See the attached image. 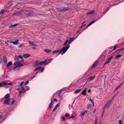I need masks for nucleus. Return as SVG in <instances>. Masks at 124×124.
Instances as JSON below:
<instances>
[{"mask_svg": "<svg viewBox=\"0 0 124 124\" xmlns=\"http://www.w3.org/2000/svg\"><path fill=\"white\" fill-rule=\"evenodd\" d=\"M86 91V89L84 90L80 94L84 95L85 96Z\"/></svg>", "mask_w": 124, "mask_h": 124, "instance_id": "18", "label": "nucleus"}, {"mask_svg": "<svg viewBox=\"0 0 124 124\" xmlns=\"http://www.w3.org/2000/svg\"><path fill=\"white\" fill-rule=\"evenodd\" d=\"M61 118L63 120H65V118L63 116H62V117Z\"/></svg>", "mask_w": 124, "mask_h": 124, "instance_id": "47", "label": "nucleus"}, {"mask_svg": "<svg viewBox=\"0 0 124 124\" xmlns=\"http://www.w3.org/2000/svg\"><path fill=\"white\" fill-rule=\"evenodd\" d=\"M23 46V45L22 44H20L19 46V47L20 48H21V47H22V46Z\"/></svg>", "mask_w": 124, "mask_h": 124, "instance_id": "49", "label": "nucleus"}, {"mask_svg": "<svg viewBox=\"0 0 124 124\" xmlns=\"http://www.w3.org/2000/svg\"><path fill=\"white\" fill-rule=\"evenodd\" d=\"M36 48V47H32V49H35Z\"/></svg>", "mask_w": 124, "mask_h": 124, "instance_id": "59", "label": "nucleus"}, {"mask_svg": "<svg viewBox=\"0 0 124 124\" xmlns=\"http://www.w3.org/2000/svg\"><path fill=\"white\" fill-rule=\"evenodd\" d=\"M39 62L38 61H37L35 62L36 64L37 65H39Z\"/></svg>", "mask_w": 124, "mask_h": 124, "instance_id": "45", "label": "nucleus"}, {"mask_svg": "<svg viewBox=\"0 0 124 124\" xmlns=\"http://www.w3.org/2000/svg\"><path fill=\"white\" fill-rule=\"evenodd\" d=\"M9 82H10V81L8 80L6 81L7 83L5 82H0V87H3L7 85H10L11 86L13 85L12 83H9Z\"/></svg>", "mask_w": 124, "mask_h": 124, "instance_id": "2", "label": "nucleus"}, {"mask_svg": "<svg viewBox=\"0 0 124 124\" xmlns=\"http://www.w3.org/2000/svg\"><path fill=\"white\" fill-rule=\"evenodd\" d=\"M29 82L28 80H27L25 83V84L26 85L29 83Z\"/></svg>", "mask_w": 124, "mask_h": 124, "instance_id": "44", "label": "nucleus"}, {"mask_svg": "<svg viewBox=\"0 0 124 124\" xmlns=\"http://www.w3.org/2000/svg\"><path fill=\"white\" fill-rule=\"evenodd\" d=\"M96 110V109H95L93 111V113H94L95 112Z\"/></svg>", "mask_w": 124, "mask_h": 124, "instance_id": "57", "label": "nucleus"}, {"mask_svg": "<svg viewBox=\"0 0 124 124\" xmlns=\"http://www.w3.org/2000/svg\"><path fill=\"white\" fill-rule=\"evenodd\" d=\"M43 64H44V65H45L46 64V60H45V61H43Z\"/></svg>", "mask_w": 124, "mask_h": 124, "instance_id": "43", "label": "nucleus"}, {"mask_svg": "<svg viewBox=\"0 0 124 124\" xmlns=\"http://www.w3.org/2000/svg\"><path fill=\"white\" fill-rule=\"evenodd\" d=\"M53 101V102H54V101H57V99H54V101Z\"/></svg>", "mask_w": 124, "mask_h": 124, "instance_id": "52", "label": "nucleus"}, {"mask_svg": "<svg viewBox=\"0 0 124 124\" xmlns=\"http://www.w3.org/2000/svg\"><path fill=\"white\" fill-rule=\"evenodd\" d=\"M22 62H24V60H22Z\"/></svg>", "mask_w": 124, "mask_h": 124, "instance_id": "62", "label": "nucleus"}, {"mask_svg": "<svg viewBox=\"0 0 124 124\" xmlns=\"http://www.w3.org/2000/svg\"><path fill=\"white\" fill-rule=\"evenodd\" d=\"M43 61H41V62H40L39 63V65H42V64H43Z\"/></svg>", "mask_w": 124, "mask_h": 124, "instance_id": "48", "label": "nucleus"}, {"mask_svg": "<svg viewBox=\"0 0 124 124\" xmlns=\"http://www.w3.org/2000/svg\"><path fill=\"white\" fill-rule=\"evenodd\" d=\"M118 122L119 123V124H121L122 123V121L121 120H120L118 121Z\"/></svg>", "mask_w": 124, "mask_h": 124, "instance_id": "42", "label": "nucleus"}, {"mask_svg": "<svg viewBox=\"0 0 124 124\" xmlns=\"http://www.w3.org/2000/svg\"><path fill=\"white\" fill-rule=\"evenodd\" d=\"M18 41L19 40L18 39H16L15 41H11V43L14 45H16L18 44Z\"/></svg>", "mask_w": 124, "mask_h": 124, "instance_id": "13", "label": "nucleus"}, {"mask_svg": "<svg viewBox=\"0 0 124 124\" xmlns=\"http://www.w3.org/2000/svg\"><path fill=\"white\" fill-rule=\"evenodd\" d=\"M60 51L59 50H55L53 51V54H54L56 53H58Z\"/></svg>", "mask_w": 124, "mask_h": 124, "instance_id": "22", "label": "nucleus"}, {"mask_svg": "<svg viewBox=\"0 0 124 124\" xmlns=\"http://www.w3.org/2000/svg\"><path fill=\"white\" fill-rule=\"evenodd\" d=\"M53 59H52V58H51V59H50L49 60V61H47V62H46V64H47L49 63L50 62H51V61H52L53 60Z\"/></svg>", "mask_w": 124, "mask_h": 124, "instance_id": "35", "label": "nucleus"}, {"mask_svg": "<svg viewBox=\"0 0 124 124\" xmlns=\"http://www.w3.org/2000/svg\"><path fill=\"white\" fill-rule=\"evenodd\" d=\"M93 107V105L92 106L91 104H90L89 105L88 108V109H90V108H91L92 107Z\"/></svg>", "mask_w": 124, "mask_h": 124, "instance_id": "32", "label": "nucleus"}, {"mask_svg": "<svg viewBox=\"0 0 124 124\" xmlns=\"http://www.w3.org/2000/svg\"><path fill=\"white\" fill-rule=\"evenodd\" d=\"M14 65H16L13 67V69L15 70L17 67H19L23 66V64L21 62L19 61H17L15 62Z\"/></svg>", "mask_w": 124, "mask_h": 124, "instance_id": "3", "label": "nucleus"}, {"mask_svg": "<svg viewBox=\"0 0 124 124\" xmlns=\"http://www.w3.org/2000/svg\"><path fill=\"white\" fill-rule=\"evenodd\" d=\"M29 43L30 44V46H36V45L34 44V43L32 41H28Z\"/></svg>", "mask_w": 124, "mask_h": 124, "instance_id": "11", "label": "nucleus"}, {"mask_svg": "<svg viewBox=\"0 0 124 124\" xmlns=\"http://www.w3.org/2000/svg\"><path fill=\"white\" fill-rule=\"evenodd\" d=\"M104 111H105L104 108H103V111H102V117L103 116L104 114Z\"/></svg>", "mask_w": 124, "mask_h": 124, "instance_id": "31", "label": "nucleus"}, {"mask_svg": "<svg viewBox=\"0 0 124 124\" xmlns=\"http://www.w3.org/2000/svg\"><path fill=\"white\" fill-rule=\"evenodd\" d=\"M41 68V67H40V66H39V67H37L34 70L35 71H36L38 69H39L40 68Z\"/></svg>", "mask_w": 124, "mask_h": 124, "instance_id": "33", "label": "nucleus"}, {"mask_svg": "<svg viewBox=\"0 0 124 124\" xmlns=\"http://www.w3.org/2000/svg\"><path fill=\"white\" fill-rule=\"evenodd\" d=\"M16 102V101L15 100H14V99H13L12 100V102H11V104L12 105L13 104V103L15 102Z\"/></svg>", "mask_w": 124, "mask_h": 124, "instance_id": "40", "label": "nucleus"}, {"mask_svg": "<svg viewBox=\"0 0 124 124\" xmlns=\"http://www.w3.org/2000/svg\"><path fill=\"white\" fill-rule=\"evenodd\" d=\"M44 67L42 68L41 70V71H40L41 72H43V71L44 70Z\"/></svg>", "mask_w": 124, "mask_h": 124, "instance_id": "50", "label": "nucleus"}, {"mask_svg": "<svg viewBox=\"0 0 124 124\" xmlns=\"http://www.w3.org/2000/svg\"><path fill=\"white\" fill-rule=\"evenodd\" d=\"M123 82H122L121 83H120L119 85L120 87H121V85H122L123 84Z\"/></svg>", "mask_w": 124, "mask_h": 124, "instance_id": "56", "label": "nucleus"}, {"mask_svg": "<svg viewBox=\"0 0 124 124\" xmlns=\"http://www.w3.org/2000/svg\"><path fill=\"white\" fill-rule=\"evenodd\" d=\"M113 57L112 56H110L108 59L107 61L104 64V65L105 64H107L108 63H109L110 62L111 60L112 59Z\"/></svg>", "mask_w": 124, "mask_h": 124, "instance_id": "7", "label": "nucleus"}, {"mask_svg": "<svg viewBox=\"0 0 124 124\" xmlns=\"http://www.w3.org/2000/svg\"><path fill=\"white\" fill-rule=\"evenodd\" d=\"M124 49V48L123 49H119L118 50V51H121V50H123Z\"/></svg>", "mask_w": 124, "mask_h": 124, "instance_id": "54", "label": "nucleus"}, {"mask_svg": "<svg viewBox=\"0 0 124 124\" xmlns=\"http://www.w3.org/2000/svg\"><path fill=\"white\" fill-rule=\"evenodd\" d=\"M18 57H19V58H20L21 59H22L23 58V56H22L21 55H19L18 56Z\"/></svg>", "mask_w": 124, "mask_h": 124, "instance_id": "46", "label": "nucleus"}, {"mask_svg": "<svg viewBox=\"0 0 124 124\" xmlns=\"http://www.w3.org/2000/svg\"><path fill=\"white\" fill-rule=\"evenodd\" d=\"M68 42H69V40H66L65 41V42L64 43V45H66L67 44V43H68Z\"/></svg>", "mask_w": 124, "mask_h": 124, "instance_id": "34", "label": "nucleus"}, {"mask_svg": "<svg viewBox=\"0 0 124 124\" xmlns=\"http://www.w3.org/2000/svg\"><path fill=\"white\" fill-rule=\"evenodd\" d=\"M21 88L22 89V91L24 90V88L23 86L22 87H21Z\"/></svg>", "mask_w": 124, "mask_h": 124, "instance_id": "55", "label": "nucleus"}, {"mask_svg": "<svg viewBox=\"0 0 124 124\" xmlns=\"http://www.w3.org/2000/svg\"><path fill=\"white\" fill-rule=\"evenodd\" d=\"M75 39L73 38H70L69 40V44L67 46H65L63 47L60 51L59 54H61L62 55L64 54L67 51L68 49L70 47V44Z\"/></svg>", "mask_w": 124, "mask_h": 124, "instance_id": "1", "label": "nucleus"}, {"mask_svg": "<svg viewBox=\"0 0 124 124\" xmlns=\"http://www.w3.org/2000/svg\"><path fill=\"white\" fill-rule=\"evenodd\" d=\"M122 56L121 54H118L115 57V58L116 59H117L120 58Z\"/></svg>", "mask_w": 124, "mask_h": 124, "instance_id": "21", "label": "nucleus"}, {"mask_svg": "<svg viewBox=\"0 0 124 124\" xmlns=\"http://www.w3.org/2000/svg\"><path fill=\"white\" fill-rule=\"evenodd\" d=\"M19 57L18 56H16L15 57V61H18L19 60Z\"/></svg>", "mask_w": 124, "mask_h": 124, "instance_id": "26", "label": "nucleus"}, {"mask_svg": "<svg viewBox=\"0 0 124 124\" xmlns=\"http://www.w3.org/2000/svg\"><path fill=\"white\" fill-rule=\"evenodd\" d=\"M70 118H72L74 119H75L77 118L76 117L74 116L73 115H72L71 116H70Z\"/></svg>", "mask_w": 124, "mask_h": 124, "instance_id": "25", "label": "nucleus"}, {"mask_svg": "<svg viewBox=\"0 0 124 124\" xmlns=\"http://www.w3.org/2000/svg\"><path fill=\"white\" fill-rule=\"evenodd\" d=\"M93 87L95 88H96L97 87L96 86H93Z\"/></svg>", "mask_w": 124, "mask_h": 124, "instance_id": "60", "label": "nucleus"}, {"mask_svg": "<svg viewBox=\"0 0 124 124\" xmlns=\"http://www.w3.org/2000/svg\"><path fill=\"white\" fill-rule=\"evenodd\" d=\"M23 56L25 58H26L30 56L31 55L29 54H23Z\"/></svg>", "mask_w": 124, "mask_h": 124, "instance_id": "10", "label": "nucleus"}, {"mask_svg": "<svg viewBox=\"0 0 124 124\" xmlns=\"http://www.w3.org/2000/svg\"><path fill=\"white\" fill-rule=\"evenodd\" d=\"M5 11V9H2L0 11V14H1L3 13Z\"/></svg>", "mask_w": 124, "mask_h": 124, "instance_id": "29", "label": "nucleus"}, {"mask_svg": "<svg viewBox=\"0 0 124 124\" xmlns=\"http://www.w3.org/2000/svg\"><path fill=\"white\" fill-rule=\"evenodd\" d=\"M91 25L90 23H89L86 26V28H87L88 27Z\"/></svg>", "mask_w": 124, "mask_h": 124, "instance_id": "51", "label": "nucleus"}, {"mask_svg": "<svg viewBox=\"0 0 124 124\" xmlns=\"http://www.w3.org/2000/svg\"><path fill=\"white\" fill-rule=\"evenodd\" d=\"M9 94H6L4 96V98H5L6 99H9Z\"/></svg>", "mask_w": 124, "mask_h": 124, "instance_id": "16", "label": "nucleus"}, {"mask_svg": "<svg viewBox=\"0 0 124 124\" xmlns=\"http://www.w3.org/2000/svg\"><path fill=\"white\" fill-rule=\"evenodd\" d=\"M95 76L90 77L89 78H88L87 80V81L88 82H89L90 81H91L94 78H95Z\"/></svg>", "mask_w": 124, "mask_h": 124, "instance_id": "8", "label": "nucleus"}, {"mask_svg": "<svg viewBox=\"0 0 124 124\" xmlns=\"http://www.w3.org/2000/svg\"><path fill=\"white\" fill-rule=\"evenodd\" d=\"M12 64V63L11 62H9L6 65V67H8L11 66Z\"/></svg>", "mask_w": 124, "mask_h": 124, "instance_id": "20", "label": "nucleus"}, {"mask_svg": "<svg viewBox=\"0 0 124 124\" xmlns=\"http://www.w3.org/2000/svg\"><path fill=\"white\" fill-rule=\"evenodd\" d=\"M96 63L95 62L92 65V67H93V68L95 67L96 66Z\"/></svg>", "mask_w": 124, "mask_h": 124, "instance_id": "38", "label": "nucleus"}, {"mask_svg": "<svg viewBox=\"0 0 124 124\" xmlns=\"http://www.w3.org/2000/svg\"><path fill=\"white\" fill-rule=\"evenodd\" d=\"M81 90V89H77V90H76L74 92L76 93H78L79 92H80Z\"/></svg>", "mask_w": 124, "mask_h": 124, "instance_id": "23", "label": "nucleus"}, {"mask_svg": "<svg viewBox=\"0 0 124 124\" xmlns=\"http://www.w3.org/2000/svg\"><path fill=\"white\" fill-rule=\"evenodd\" d=\"M27 88L28 89H30V87H28Z\"/></svg>", "mask_w": 124, "mask_h": 124, "instance_id": "64", "label": "nucleus"}, {"mask_svg": "<svg viewBox=\"0 0 124 124\" xmlns=\"http://www.w3.org/2000/svg\"><path fill=\"white\" fill-rule=\"evenodd\" d=\"M10 99H8L6 100H4V104L6 105H9L10 102Z\"/></svg>", "mask_w": 124, "mask_h": 124, "instance_id": "6", "label": "nucleus"}, {"mask_svg": "<svg viewBox=\"0 0 124 124\" xmlns=\"http://www.w3.org/2000/svg\"><path fill=\"white\" fill-rule=\"evenodd\" d=\"M94 10H93L92 11L88 12L86 13V14L87 15L93 14L94 13Z\"/></svg>", "mask_w": 124, "mask_h": 124, "instance_id": "24", "label": "nucleus"}, {"mask_svg": "<svg viewBox=\"0 0 124 124\" xmlns=\"http://www.w3.org/2000/svg\"><path fill=\"white\" fill-rule=\"evenodd\" d=\"M112 99H110L109 100L106 104L105 105L104 107V108H107L108 107L110 104L112 102Z\"/></svg>", "mask_w": 124, "mask_h": 124, "instance_id": "5", "label": "nucleus"}, {"mask_svg": "<svg viewBox=\"0 0 124 124\" xmlns=\"http://www.w3.org/2000/svg\"><path fill=\"white\" fill-rule=\"evenodd\" d=\"M87 112V110H85L82 112L81 114L80 115V116L81 117H82L84 116L85 114H86Z\"/></svg>", "mask_w": 124, "mask_h": 124, "instance_id": "12", "label": "nucleus"}, {"mask_svg": "<svg viewBox=\"0 0 124 124\" xmlns=\"http://www.w3.org/2000/svg\"><path fill=\"white\" fill-rule=\"evenodd\" d=\"M69 9H70V8L67 7L63 8L58 9V10L59 11L64 12L68 10Z\"/></svg>", "mask_w": 124, "mask_h": 124, "instance_id": "4", "label": "nucleus"}, {"mask_svg": "<svg viewBox=\"0 0 124 124\" xmlns=\"http://www.w3.org/2000/svg\"><path fill=\"white\" fill-rule=\"evenodd\" d=\"M3 99H0V101H3Z\"/></svg>", "mask_w": 124, "mask_h": 124, "instance_id": "61", "label": "nucleus"}, {"mask_svg": "<svg viewBox=\"0 0 124 124\" xmlns=\"http://www.w3.org/2000/svg\"><path fill=\"white\" fill-rule=\"evenodd\" d=\"M119 46V44H117L114 46V49H113V51H114Z\"/></svg>", "mask_w": 124, "mask_h": 124, "instance_id": "19", "label": "nucleus"}, {"mask_svg": "<svg viewBox=\"0 0 124 124\" xmlns=\"http://www.w3.org/2000/svg\"><path fill=\"white\" fill-rule=\"evenodd\" d=\"M22 90L20 91H19V94H20L22 92Z\"/></svg>", "mask_w": 124, "mask_h": 124, "instance_id": "58", "label": "nucleus"}, {"mask_svg": "<svg viewBox=\"0 0 124 124\" xmlns=\"http://www.w3.org/2000/svg\"><path fill=\"white\" fill-rule=\"evenodd\" d=\"M24 81H23L21 82L20 85V86H22L24 83Z\"/></svg>", "mask_w": 124, "mask_h": 124, "instance_id": "39", "label": "nucleus"}, {"mask_svg": "<svg viewBox=\"0 0 124 124\" xmlns=\"http://www.w3.org/2000/svg\"><path fill=\"white\" fill-rule=\"evenodd\" d=\"M91 89H89L88 90V93H89L91 91Z\"/></svg>", "mask_w": 124, "mask_h": 124, "instance_id": "53", "label": "nucleus"}, {"mask_svg": "<svg viewBox=\"0 0 124 124\" xmlns=\"http://www.w3.org/2000/svg\"><path fill=\"white\" fill-rule=\"evenodd\" d=\"M120 87L119 85L115 89V90L114 91V92L116 91V90L117 89H118Z\"/></svg>", "mask_w": 124, "mask_h": 124, "instance_id": "36", "label": "nucleus"}, {"mask_svg": "<svg viewBox=\"0 0 124 124\" xmlns=\"http://www.w3.org/2000/svg\"><path fill=\"white\" fill-rule=\"evenodd\" d=\"M44 51L46 52L49 53L51 51V50L48 49H46L44 50Z\"/></svg>", "mask_w": 124, "mask_h": 124, "instance_id": "15", "label": "nucleus"}, {"mask_svg": "<svg viewBox=\"0 0 124 124\" xmlns=\"http://www.w3.org/2000/svg\"><path fill=\"white\" fill-rule=\"evenodd\" d=\"M90 100L92 102V103L93 104V107L94 106V103L93 101V100L91 99V98L90 99Z\"/></svg>", "mask_w": 124, "mask_h": 124, "instance_id": "37", "label": "nucleus"}, {"mask_svg": "<svg viewBox=\"0 0 124 124\" xmlns=\"http://www.w3.org/2000/svg\"><path fill=\"white\" fill-rule=\"evenodd\" d=\"M97 20H94L92 21L91 23H90L91 24V25L92 24L96 22Z\"/></svg>", "mask_w": 124, "mask_h": 124, "instance_id": "27", "label": "nucleus"}, {"mask_svg": "<svg viewBox=\"0 0 124 124\" xmlns=\"http://www.w3.org/2000/svg\"><path fill=\"white\" fill-rule=\"evenodd\" d=\"M59 106L60 104L59 103H58L55 106V107L54 108V109L53 110V111H54L56 109L58 108V107Z\"/></svg>", "mask_w": 124, "mask_h": 124, "instance_id": "17", "label": "nucleus"}, {"mask_svg": "<svg viewBox=\"0 0 124 124\" xmlns=\"http://www.w3.org/2000/svg\"><path fill=\"white\" fill-rule=\"evenodd\" d=\"M3 59L5 64H7V57L5 56H3Z\"/></svg>", "mask_w": 124, "mask_h": 124, "instance_id": "9", "label": "nucleus"}, {"mask_svg": "<svg viewBox=\"0 0 124 124\" xmlns=\"http://www.w3.org/2000/svg\"><path fill=\"white\" fill-rule=\"evenodd\" d=\"M17 25V24H16L13 25H11V26L9 27L12 28L13 27H15Z\"/></svg>", "mask_w": 124, "mask_h": 124, "instance_id": "28", "label": "nucleus"}, {"mask_svg": "<svg viewBox=\"0 0 124 124\" xmlns=\"http://www.w3.org/2000/svg\"><path fill=\"white\" fill-rule=\"evenodd\" d=\"M98 121V119L96 117L95 118V124H97V122Z\"/></svg>", "mask_w": 124, "mask_h": 124, "instance_id": "30", "label": "nucleus"}, {"mask_svg": "<svg viewBox=\"0 0 124 124\" xmlns=\"http://www.w3.org/2000/svg\"><path fill=\"white\" fill-rule=\"evenodd\" d=\"M70 114L68 113H66L65 115V116L66 117H68L70 116Z\"/></svg>", "mask_w": 124, "mask_h": 124, "instance_id": "41", "label": "nucleus"}, {"mask_svg": "<svg viewBox=\"0 0 124 124\" xmlns=\"http://www.w3.org/2000/svg\"><path fill=\"white\" fill-rule=\"evenodd\" d=\"M54 103V102H53V101H51V103H50V105L49 106V107H48V108L50 109L51 108L52 105H53Z\"/></svg>", "mask_w": 124, "mask_h": 124, "instance_id": "14", "label": "nucleus"}, {"mask_svg": "<svg viewBox=\"0 0 124 124\" xmlns=\"http://www.w3.org/2000/svg\"><path fill=\"white\" fill-rule=\"evenodd\" d=\"M2 116H0V119H1L2 118Z\"/></svg>", "mask_w": 124, "mask_h": 124, "instance_id": "63", "label": "nucleus"}]
</instances>
